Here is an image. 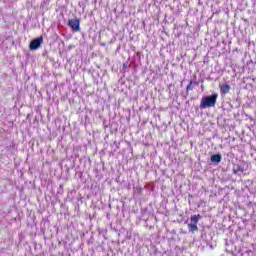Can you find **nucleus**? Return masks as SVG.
<instances>
[{
  "label": "nucleus",
  "mask_w": 256,
  "mask_h": 256,
  "mask_svg": "<svg viewBox=\"0 0 256 256\" xmlns=\"http://www.w3.org/2000/svg\"><path fill=\"white\" fill-rule=\"evenodd\" d=\"M219 95L217 93H214L210 96H204L201 99L200 102V109H208L209 107H215L217 104V98Z\"/></svg>",
  "instance_id": "nucleus-1"
},
{
  "label": "nucleus",
  "mask_w": 256,
  "mask_h": 256,
  "mask_svg": "<svg viewBox=\"0 0 256 256\" xmlns=\"http://www.w3.org/2000/svg\"><path fill=\"white\" fill-rule=\"evenodd\" d=\"M249 170V163L242 161L239 162L238 164H234L233 166V173L234 175H247V171Z\"/></svg>",
  "instance_id": "nucleus-2"
},
{
  "label": "nucleus",
  "mask_w": 256,
  "mask_h": 256,
  "mask_svg": "<svg viewBox=\"0 0 256 256\" xmlns=\"http://www.w3.org/2000/svg\"><path fill=\"white\" fill-rule=\"evenodd\" d=\"M68 27H70L72 31H81V22L77 19H71L68 21Z\"/></svg>",
  "instance_id": "nucleus-3"
},
{
  "label": "nucleus",
  "mask_w": 256,
  "mask_h": 256,
  "mask_svg": "<svg viewBox=\"0 0 256 256\" xmlns=\"http://www.w3.org/2000/svg\"><path fill=\"white\" fill-rule=\"evenodd\" d=\"M43 43V37H39L33 40V50L39 49Z\"/></svg>",
  "instance_id": "nucleus-4"
},
{
  "label": "nucleus",
  "mask_w": 256,
  "mask_h": 256,
  "mask_svg": "<svg viewBox=\"0 0 256 256\" xmlns=\"http://www.w3.org/2000/svg\"><path fill=\"white\" fill-rule=\"evenodd\" d=\"M220 91L222 95H227L231 91V86L229 84H222L220 86Z\"/></svg>",
  "instance_id": "nucleus-5"
},
{
  "label": "nucleus",
  "mask_w": 256,
  "mask_h": 256,
  "mask_svg": "<svg viewBox=\"0 0 256 256\" xmlns=\"http://www.w3.org/2000/svg\"><path fill=\"white\" fill-rule=\"evenodd\" d=\"M199 228L197 227V224L190 222L188 224V231H190L191 233H195V231H198Z\"/></svg>",
  "instance_id": "nucleus-6"
},
{
  "label": "nucleus",
  "mask_w": 256,
  "mask_h": 256,
  "mask_svg": "<svg viewBox=\"0 0 256 256\" xmlns=\"http://www.w3.org/2000/svg\"><path fill=\"white\" fill-rule=\"evenodd\" d=\"M211 162L212 163H221V155L220 154L212 155Z\"/></svg>",
  "instance_id": "nucleus-7"
},
{
  "label": "nucleus",
  "mask_w": 256,
  "mask_h": 256,
  "mask_svg": "<svg viewBox=\"0 0 256 256\" xmlns=\"http://www.w3.org/2000/svg\"><path fill=\"white\" fill-rule=\"evenodd\" d=\"M200 219H201V215L200 214L191 216L190 223H194V224L197 225L199 223Z\"/></svg>",
  "instance_id": "nucleus-8"
},
{
  "label": "nucleus",
  "mask_w": 256,
  "mask_h": 256,
  "mask_svg": "<svg viewBox=\"0 0 256 256\" xmlns=\"http://www.w3.org/2000/svg\"><path fill=\"white\" fill-rule=\"evenodd\" d=\"M186 91H193V82L190 81L189 84L186 87Z\"/></svg>",
  "instance_id": "nucleus-9"
},
{
  "label": "nucleus",
  "mask_w": 256,
  "mask_h": 256,
  "mask_svg": "<svg viewBox=\"0 0 256 256\" xmlns=\"http://www.w3.org/2000/svg\"><path fill=\"white\" fill-rule=\"evenodd\" d=\"M29 49H30V51H33V40L30 41Z\"/></svg>",
  "instance_id": "nucleus-10"
}]
</instances>
